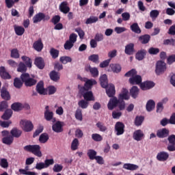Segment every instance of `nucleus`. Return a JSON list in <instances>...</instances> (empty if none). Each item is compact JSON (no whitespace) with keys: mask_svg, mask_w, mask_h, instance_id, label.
Listing matches in <instances>:
<instances>
[{"mask_svg":"<svg viewBox=\"0 0 175 175\" xmlns=\"http://www.w3.org/2000/svg\"><path fill=\"white\" fill-rule=\"evenodd\" d=\"M21 80L24 83L25 87H33L38 83V80L35 79V77H31L29 73H23L21 75Z\"/></svg>","mask_w":175,"mask_h":175,"instance_id":"obj_1","label":"nucleus"},{"mask_svg":"<svg viewBox=\"0 0 175 175\" xmlns=\"http://www.w3.org/2000/svg\"><path fill=\"white\" fill-rule=\"evenodd\" d=\"M25 151H27V152H31L36 157H38V158H42V151H40V146L39 145H27L24 148Z\"/></svg>","mask_w":175,"mask_h":175,"instance_id":"obj_2","label":"nucleus"},{"mask_svg":"<svg viewBox=\"0 0 175 175\" xmlns=\"http://www.w3.org/2000/svg\"><path fill=\"white\" fill-rule=\"evenodd\" d=\"M20 126L24 132H32L33 131V124L31 120H21L20 121Z\"/></svg>","mask_w":175,"mask_h":175,"instance_id":"obj_3","label":"nucleus"},{"mask_svg":"<svg viewBox=\"0 0 175 175\" xmlns=\"http://www.w3.org/2000/svg\"><path fill=\"white\" fill-rule=\"evenodd\" d=\"M50 20V16L44 14L43 12H39L33 17V23L38 24L40 21H49Z\"/></svg>","mask_w":175,"mask_h":175,"instance_id":"obj_4","label":"nucleus"},{"mask_svg":"<svg viewBox=\"0 0 175 175\" xmlns=\"http://www.w3.org/2000/svg\"><path fill=\"white\" fill-rule=\"evenodd\" d=\"M166 63L163 61H158L157 62L155 72L157 76H160V75H163V73L166 72Z\"/></svg>","mask_w":175,"mask_h":175,"instance_id":"obj_5","label":"nucleus"},{"mask_svg":"<svg viewBox=\"0 0 175 175\" xmlns=\"http://www.w3.org/2000/svg\"><path fill=\"white\" fill-rule=\"evenodd\" d=\"M115 132H116L117 136H121V135H124V132H125V124L121 122H117L115 124Z\"/></svg>","mask_w":175,"mask_h":175,"instance_id":"obj_6","label":"nucleus"},{"mask_svg":"<svg viewBox=\"0 0 175 175\" xmlns=\"http://www.w3.org/2000/svg\"><path fill=\"white\" fill-rule=\"evenodd\" d=\"M169 142L167 150L170 152L175 151V135L172 134L167 137Z\"/></svg>","mask_w":175,"mask_h":175,"instance_id":"obj_7","label":"nucleus"},{"mask_svg":"<svg viewBox=\"0 0 175 175\" xmlns=\"http://www.w3.org/2000/svg\"><path fill=\"white\" fill-rule=\"evenodd\" d=\"M119 98L118 99L117 97L116 96H113L111 97V98L109 99V101L107 104V107L109 110H113L114 109H116V107H117V106H118V102H119Z\"/></svg>","mask_w":175,"mask_h":175,"instance_id":"obj_8","label":"nucleus"},{"mask_svg":"<svg viewBox=\"0 0 175 175\" xmlns=\"http://www.w3.org/2000/svg\"><path fill=\"white\" fill-rule=\"evenodd\" d=\"M64 122L61 121H57L52 126V130L53 132H55L56 133H61L62 132H64V125L62 124Z\"/></svg>","mask_w":175,"mask_h":175,"instance_id":"obj_9","label":"nucleus"},{"mask_svg":"<svg viewBox=\"0 0 175 175\" xmlns=\"http://www.w3.org/2000/svg\"><path fill=\"white\" fill-rule=\"evenodd\" d=\"M142 76L140 75H135L133 77L129 78V83H130L131 84V85H142Z\"/></svg>","mask_w":175,"mask_h":175,"instance_id":"obj_10","label":"nucleus"},{"mask_svg":"<svg viewBox=\"0 0 175 175\" xmlns=\"http://www.w3.org/2000/svg\"><path fill=\"white\" fill-rule=\"evenodd\" d=\"M36 90L40 95H46V89H44V82L43 81H40L37 85Z\"/></svg>","mask_w":175,"mask_h":175,"instance_id":"obj_11","label":"nucleus"},{"mask_svg":"<svg viewBox=\"0 0 175 175\" xmlns=\"http://www.w3.org/2000/svg\"><path fill=\"white\" fill-rule=\"evenodd\" d=\"M153 87H155V83L150 81H146L144 83H142L140 85V88L143 91H146L147 90H151V88H153Z\"/></svg>","mask_w":175,"mask_h":175,"instance_id":"obj_12","label":"nucleus"},{"mask_svg":"<svg viewBox=\"0 0 175 175\" xmlns=\"http://www.w3.org/2000/svg\"><path fill=\"white\" fill-rule=\"evenodd\" d=\"M106 88V94L109 98H113L116 95V87L113 84L107 85Z\"/></svg>","mask_w":175,"mask_h":175,"instance_id":"obj_13","label":"nucleus"},{"mask_svg":"<svg viewBox=\"0 0 175 175\" xmlns=\"http://www.w3.org/2000/svg\"><path fill=\"white\" fill-rule=\"evenodd\" d=\"M157 159L160 162H165L169 159V153L165 151L160 152L157 155Z\"/></svg>","mask_w":175,"mask_h":175,"instance_id":"obj_14","label":"nucleus"},{"mask_svg":"<svg viewBox=\"0 0 175 175\" xmlns=\"http://www.w3.org/2000/svg\"><path fill=\"white\" fill-rule=\"evenodd\" d=\"M133 137L134 140L140 142L144 139V133L142 130H137L133 133Z\"/></svg>","mask_w":175,"mask_h":175,"instance_id":"obj_15","label":"nucleus"},{"mask_svg":"<svg viewBox=\"0 0 175 175\" xmlns=\"http://www.w3.org/2000/svg\"><path fill=\"white\" fill-rule=\"evenodd\" d=\"M59 9L62 13H64V14H68L70 12V8L68 6V2L67 1H63L59 5Z\"/></svg>","mask_w":175,"mask_h":175,"instance_id":"obj_16","label":"nucleus"},{"mask_svg":"<svg viewBox=\"0 0 175 175\" xmlns=\"http://www.w3.org/2000/svg\"><path fill=\"white\" fill-rule=\"evenodd\" d=\"M157 137H159V139H165V137L169 136V130L166 128L158 130L157 131Z\"/></svg>","mask_w":175,"mask_h":175,"instance_id":"obj_17","label":"nucleus"},{"mask_svg":"<svg viewBox=\"0 0 175 175\" xmlns=\"http://www.w3.org/2000/svg\"><path fill=\"white\" fill-rule=\"evenodd\" d=\"M0 77L4 80H10V79H12V76L9 72H6V68L3 66H0Z\"/></svg>","mask_w":175,"mask_h":175,"instance_id":"obj_18","label":"nucleus"},{"mask_svg":"<svg viewBox=\"0 0 175 175\" xmlns=\"http://www.w3.org/2000/svg\"><path fill=\"white\" fill-rule=\"evenodd\" d=\"M124 53L127 55H133V53H135V44L130 43L126 45Z\"/></svg>","mask_w":175,"mask_h":175,"instance_id":"obj_19","label":"nucleus"},{"mask_svg":"<svg viewBox=\"0 0 175 175\" xmlns=\"http://www.w3.org/2000/svg\"><path fill=\"white\" fill-rule=\"evenodd\" d=\"M147 55V51L146 49H140L135 54V58L137 61H143L144 58H146Z\"/></svg>","mask_w":175,"mask_h":175,"instance_id":"obj_20","label":"nucleus"},{"mask_svg":"<svg viewBox=\"0 0 175 175\" xmlns=\"http://www.w3.org/2000/svg\"><path fill=\"white\" fill-rule=\"evenodd\" d=\"M33 48L36 51H42V50H43V42H42V39L40 38L37 41H35L33 44Z\"/></svg>","mask_w":175,"mask_h":175,"instance_id":"obj_21","label":"nucleus"},{"mask_svg":"<svg viewBox=\"0 0 175 175\" xmlns=\"http://www.w3.org/2000/svg\"><path fill=\"white\" fill-rule=\"evenodd\" d=\"M138 40L142 44H147L151 40V36L148 34L142 35L138 38Z\"/></svg>","mask_w":175,"mask_h":175,"instance_id":"obj_22","label":"nucleus"},{"mask_svg":"<svg viewBox=\"0 0 175 175\" xmlns=\"http://www.w3.org/2000/svg\"><path fill=\"white\" fill-rule=\"evenodd\" d=\"M128 94H129L128 90L123 88L121 94H119V100H128L129 99V96L128 95Z\"/></svg>","mask_w":175,"mask_h":175,"instance_id":"obj_23","label":"nucleus"},{"mask_svg":"<svg viewBox=\"0 0 175 175\" xmlns=\"http://www.w3.org/2000/svg\"><path fill=\"white\" fill-rule=\"evenodd\" d=\"M49 77L51 80H52V81H55V83H57V81H59V79L61 77L59 72H56L55 70L51 71L49 73Z\"/></svg>","mask_w":175,"mask_h":175,"instance_id":"obj_24","label":"nucleus"},{"mask_svg":"<svg viewBox=\"0 0 175 175\" xmlns=\"http://www.w3.org/2000/svg\"><path fill=\"white\" fill-rule=\"evenodd\" d=\"M34 64L38 69L44 68V60L42 57H36L34 61Z\"/></svg>","mask_w":175,"mask_h":175,"instance_id":"obj_25","label":"nucleus"},{"mask_svg":"<svg viewBox=\"0 0 175 175\" xmlns=\"http://www.w3.org/2000/svg\"><path fill=\"white\" fill-rule=\"evenodd\" d=\"M86 71L90 72L92 77H98L99 76V70H98L97 68H92L91 66H89L88 68H86Z\"/></svg>","mask_w":175,"mask_h":175,"instance_id":"obj_26","label":"nucleus"},{"mask_svg":"<svg viewBox=\"0 0 175 175\" xmlns=\"http://www.w3.org/2000/svg\"><path fill=\"white\" fill-rule=\"evenodd\" d=\"M14 140V138L13 136L8 135L7 137L2 138V143H3V144H6V146H11V144H13Z\"/></svg>","mask_w":175,"mask_h":175,"instance_id":"obj_27","label":"nucleus"},{"mask_svg":"<svg viewBox=\"0 0 175 175\" xmlns=\"http://www.w3.org/2000/svg\"><path fill=\"white\" fill-rule=\"evenodd\" d=\"M100 85L103 88H107L109 83L107 82V75L106 74L103 75L100 77Z\"/></svg>","mask_w":175,"mask_h":175,"instance_id":"obj_28","label":"nucleus"},{"mask_svg":"<svg viewBox=\"0 0 175 175\" xmlns=\"http://www.w3.org/2000/svg\"><path fill=\"white\" fill-rule=\"evenodd\" d=\"M1 96L4 100H10V94L5 88H2L1 90Z\"/></svg>","mask_w":175,"mask_h":175,"instance_id":"obj_29","label":"nucleus"},{"mask_svg":"<svg viewBox=\"0 0 175 175\" xmlns=\"http://www.w3.org/2000/svg\"><path fill=\"white\" fill-rule=\"evenodd\" d=\"M21 59L23 62V64L27 66V68H32V59L29 58L27 56L23 55L21 57Z\"/></svg>","mask_w":175,"mask_h":175,"instance_id":"obj_30","label":"nucleus"},{"mask_svg":"<svg viewBox=\"0 0 175 175\" xmlns=\"http://www.w3.org/2000/svg\"><path fill=\"white\" fill-rule=\"evenodd\" d=\"M85 99V100H87L88 102L90 100H95V98H94V94H92V92H85L84 93L81 94Z\"/></svg>","mask_w":175,"mask_h":175,"instance_id":"obj_31","label":"nucleus"},{"mask_svg":"<svg viewBox=\"0 0 175 175\" xmlns=\"http://www.w3.org/2000/svg\"><path fill=\"white\" fill-rule=\"evenodd\" d=\"M14 29L15 31L16 35L18 36H22V35H24V32H25V29L21 26H14Z\"/></svg>","mask_w":175,"mask_h":175,"instance_id":"obj_32","label":"nucleus"},{"mask_svg":"<svg viewBox=\"0 0 175 175\" xmlns=\"http://www.w3.org/2000/svg\"><path fill=\"white\" fill-rule=\"evenodd\" d=\"M130 95L133 99H136L139 96V88L137 86H133L130 90Z\"/></svg>","mask_w":175,"mask_h":175,"instance_id":"obj_33","label":"nucleus"},{"mask_svg":"<svg viewBox=\"0 0 175 175\" xmlns=\"http://www.w3.org/2000/svg\"><path fill=\"white\" fill-rule=\"evenodd\" d=\"M28 69V66L25 65V64L23 62H21L18 65L17 72H20L21 73H26Z\"/></svg>","mask_w":175,"mask_h":175,"instance_id":"obj_34","label":"nucleus"},{"mask_svg":"<svg viewBox=\"0 0 175 175\" xmlns=\"http://www.w3.org/2000/svg\"><path fill=\"white\" fill-rule=\"evenodd\" d=\"M11 136L14 139V137L18 138L21 136L23 131L21 130H18L17 128H14L10 131Z\"/></svg>","mask_w":175,"mask_h":175,"instance_id":"obj_35","label":"nucleus"},{"mask_svg":"<svg viewBox=\"0 0 175 175\" xmlns=\"http://www.w3.org/2000/svg\"><path fill=\"white\" fill-rule=\"evenodd\" d=\"M109 67L111 68V70L113 72V73H120L121 72V65L117 64H111L109 65Z\"/></svg>","mask_w":175,"mask_h":175,"instance_id":"obj_36","label":"nucleus"},{"mask_svg":"<svg viewBox=\"0 0 175 175\" xmlns=\"http://www.w3.org/2000/svg\"><path fill=\"white\" fill-rule=\"evenodd\" d=\"M123 168L126 170H137L139 169V165L131 163H125L123 165Z\"/></svg>","mask_w":175,"mask_h":175,"instance_id":"obj_37","label":"nucleus"},{"mask_svg":"<svg viewBox=\"0 0 175 175\" xmlns=\"http://www.w3.org/2000/svg\"><path fill=\"white\" fill-rule=\"evenodd\" d=\"M11 109L14 111H21L23 110V104L21 103H14L11 105Z\"/></svg>","mask_w":175,"mask_h":175,"instance_id":"obj_38","label":"nucleus"},{"mask_svg":"<svg viewBox=\"0 0 175 175\" xmlns=\"http://www.w3.org/2000/svg\"><path fill=\"white\" fill-rule=\"evenodd\" d=\"M147 111H152V109L155 108V101L153 100H149L146 105Z\"/></svg>","mask_w":175,"mask_h":175,"instance_id":"obj_39","label":"nucleus"},{"mask_svg":"<svg viewBox=\"0 0 175 175\" xmlns=\"http://www.w3.org/2000/svg\"><path fill=\"white\" fill-rule=\"evenodd\" d=\"M12 114H13V111H12V109H6L4 113L3 114V116H1V118L5 120H10Z\"/></svg>","mask_w":175,"mask_h":175,"instance_id":"obj_40","label":"nucleus"},{"mask_svg":"<svg viewBox=\"0 0 175 175\" xmlns=\"http://www.w3.org/2000/svg\"><path fill=\"white\" fill-rule=\"evenodd\" d=\"M96 151H95L94 149H90L88 150L87 155L89 157V159L91 161H94L96 158Z\"/></svg>","mask_w":175,"mask_h":175,"instance_id":"obj_41","label":"nucleus"},{"mask_svg":"<svg viewBox=\"0 0 175 175\" xmlns=\"http://www.w3.org/2000/svg\"><path fill=\"white\" fill-rule=\"evenodd\" d=\"M131 29L133 32H135V33H142V29H140V27L137 23H133L131 25Z\"/></svg>","mask_w":175,"mask_h":175,"instance_id":"obj_42","label":"nucleus"},{"mask_svg":"<svg viewBox=\"0 0 175 175\" xmlns=\"http://www.w3.org/2000/svg\"><path fill=\"white\" fill-rule=\"evenodd\" d=\"M89 61H91L94 64H99V55L93 54L88 57Z\"/></svg>","mask_w":175,"mask_h":175,"instance_id":"obj_43","label":"nucleus"},{"mask_svg":"<svg viewBox=\"0 0 175 175\" xmlns=\"http://www.w3.org/2000/svg\"><path fill=\"white\" fill-rule=\"evenodd\" d=\"M44 117L46 121H51L54 117V113L51 111H44Z\"/></svg>","mask_w":175,"mask_h":175,"instance_id":"obj_44","label":"nucleus"},{"mask_svg":"<svg viewBox=\"0 0 175 175\" xmlns=\"http://www.w3.org/2000/svg\"><path fill=\"white\" fill-rule=\"evenodd\" d=\"M96 126L100 132H106V131H107V126H106L105 124L102 123V122H98L96 124Z\"/></svg>","mask_w":175,"mask_h":175,"instance_id":"obj_45","label":"nucleus"},{"mask_svg":"<svg viewBox=\"0 0 175 175\" xmlns=\"http://www.w3.org/2000/svg\"><path fill=\"white\" fill-rule=\"evenodd\" d=\"M23 80L20 79V78H15L14 79V87H15V88H21L23 87Z\"/></svg>","mask_w":175,"mask_h":175,"instance_id":"obj_46","label":"nucleus"},{"mask_svg":"<svg viewBox=\"0 0 175 175\" xmlns=\"http://www.w3.org/2000/svg\"><path fill=\"white\" fill-rule=\"evenodd\" d=\"M79 143L77 138H75L71 143V150L72 151H76L79 148Z\"/></svg>","mask_w":175,"mask_h":175,"instance_id":"obj_47","label":"nucleus"},{"mask_svg":"<svg viewBox=\"0 0 175 175\" xmlns=\"http://www.w3.org/2000/svg\"><path fill=\"white\" fill-rule=\"evenodd\" d=\"M49 140V134L47 133H42L40 135L39 137V142L40 143H47V141Z\"/></svg>","mask_w":175,"mask_h":175,"instance_id":"obj_48","label":"nucleus"},{"mask_svg":"<svg viewBox=\"0 0 175 175\" xmlns=\"http://www.w3.org/2000/svg\"><path fill=\"white\" fill-rule=\"evenodd\" d=\"M59 61L64 65H66L68 62H72V57L69 56H62L59 58Z\"/></svg>","mask_w":175,"mask_h":175,"instance_id":"obj_49","label":"nucleus"},{"mask_svg":"<svg viewBox=\"0 0 175 175\" xmlns=\"http://www.w3.org/2000/svg\"><path fill=\"white\" fill-rule=\"evenodd\" d=\"M163 44H164V46L170 45L175 47V39L171 38V39L164 40L163 42Z\"/></svg>","mask_w":175,"mask_h":175,"instance_id":"obj_50","label":"nucleus"},{"mask_svg":"<svg viewBox=\"0 0 175 175\" xmlns=\"http://www.w3.org/2000/svg\"><path fill=\"white\" fill-rule=\"evenodd\" d=\"M50 54L52 58H53V59H55L56 58H58V55H59V51L54 48H51L50 50Z\"/></svg>","mask_w":175,"mask_h":175,"instance_id":"obj_51","label":"nucleus"},{"mask_svg":"<svg viewBox=\"0 0 175 175\" xmlns=\"http://www.w3.org/2000/svg\"><path fill=\"white\" fill-rule=\"evenodd\" d=\"M143 121H144V116H136L135 119V125H136V126H140V125L143 124Z\"/></svg>","mask_w":175,"mask_h":175,"instance_id":"obj_52","label":"nucleus"},{"mask_svg":"<svg viewBox=\"0 0 175 175\" xmlns=\"http://www.w3.org/2000/svg\"><path fill=\"white\" fill-rule=\"evenodd\" d=\"M92 139L94 142H102V140H103V137H102V135H100V134L93 133L92 135Z\"/></svg>","mask_w":175,"mask_h":175,"instance_id":"obj_53","label":"nucleus"},{"mask_svg":"<svg viewBox=\"0 0 175 175\" xmlns=\"http://www.w3.org/2000/svg\"><path fill=\"white\" fill-rule=\"evenodd\" d=\"M98 18L96 16H92L90 18H88L86 21L85 24H94L98 21Z\"/></svg>","mask_w":175,"mask_h":175,"instance_id":"obj_54","label":"nucleus"},{"mask_svg":"<svg viewBox=\"0 0 175 175\" xmlns=\"http://www.w3.org/2000/svg\"><path fill=\"white\" fill-rule=\"evenodd\" d=\"M11 57L15 58L16 59L20 58V53H18V49H14L11 51Z\"/></svg>","mask_w":175,"mask_h":175,"instance_id":"obj_55","label":"nucleus"},{"mask_svg":"<svg viewBox=\"0 0 175 175\" xmlns=\"http://www.w3.org/2000/svg\"><path fill=\"white\" fill-rule=\"evenodd\" d=\"M75 118L78 120V121H83V113L81 112V109H77L75 111Z\"/></svg>","mask_w":175,"mask_h":175,"instance_id":"obj_56","label":"nucleus"},{"mask_svg":"<svg viewBox=\"0 0 175 175\" xmlns=\"http://www.w3.org/2000/svg\"><path fill=\"white\" fill-rule=\"evenodd\" d=\"M136 75H137V71H136V70L133 68L131 70L128 71L124 75V77H134L135 76H136Z\"/></svg>","mask_w":175,"mask_h":175,"instance_id":"obj_57","label":"nucleus"},{"mask_svg":"<svg viewBox=\"0 0 175 175\" xmlns=\"http://www.w3.org/2000/svg\"><path fill=\"white\" fill-rule=\"evenodd\" d=\"M75 32H77L80 38V39H84V36H85V33L81 29V27H78L75 29Z\"/></svg>","mask_w":175,"mask_h":175,"instance_id":"obj_58","label":"nucleus"},{"mask_svg":"<svg viewBox=\"0 0 175 175\" xmlns=\"http://www.w3.org/2000/svg\"><path fill=\"white\" fill-rule=\"evenodd\" d=\"M75 46V44L73 42H71L69 40L66 41L64 44V49L65 50H72V48Z\"/></svg>","mask_w":175,"mask_h":175,"instance_id":"obj_59","label":"nucleus"},{"mask_svg":"<svg viewBox=\"0 0 175 175\" xmlns=\"http://www.w3.org/2000/svg\"><path fill=\"white\" fill-rule=\"evenodd\" d=\"M79 107L81 109H87L88 107V101L85 100H81L78 103Z\"/></svg>","mask_w":175,"mask_h":175,"instance_id":"obj_60","label":"nucleus"},{"mask_svg":"<svg viewBox=\"0 0 175 175\" xmlns=\"http://www.w3.org/2000/svg\"><path fill=\"white\" fill-rule=\"evenodd\" d=\"M54 163V159H46L44 160V165H45V168L47 169V167H49Z\"/></svg>","mask_w":175,"mask_h":175,"instance_id":"obj_61","label":"nucleus"},{"mask_svg":"<svg viewBox=\"0 0 175 175\" xmlns=\"http://www.w3.org/2000/svg\"><path fill=\"white\" fill-rule=\"evenodd\" d=\"M43 129H44L43 126H39L36 131L33 133V137H36V136H39V135H40V133L43 132Z\"/></svg>","mask_w":175,"mask_h":175,"instance_id":"obj_62","label":"nucleus"},{"mask_svg":"<svg viewBox=\"0 0 175 175\" xmlns=\"http://www.w3.org/2000/svg\"><path fill=\"white\" fill-rule=\"evenodd\" d=\"M148 52L151 55H157V54H159V49L158 48L150 47Z\"/></svg>","mask_w":175,"mask_h":175,"instance_id":"obj_63","label":"nucleus"},{"mask_svg":"<svg viewBox=\"0 0 175 175\" xmlns=\"http://www.w3.org/2000/svg\"><path fill=\"white\" fill-rule=\"evenodd\" d=\"M159 16V11L157 10H152L150 12V16L151 18H157Z\"/></svg>","mask_w":175,"mask_h":175,"instance_id":"obj_64","label":"nucleus"}]
</instances>
